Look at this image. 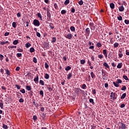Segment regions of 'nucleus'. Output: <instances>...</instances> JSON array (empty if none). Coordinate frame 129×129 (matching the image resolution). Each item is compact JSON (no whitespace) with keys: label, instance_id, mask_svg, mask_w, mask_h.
<instances>
[{"label":"nucleus","instance_id":"nucleus-6","mask_svg":"<svg viewBox=\"0 0 129 129\" xmlns=\"http://www.w3.org/2000/svg\"><path fill=\"white\" fill-rule=\"evenodd\" d=\"M103 54L104 55L105 58H107V51L106 49H104L103 50Z\"/></svg>","mask_w":129,"mask_h":129},{"label":"nucleus","instance_id":"nucleus-62","mask_svg":"<svg viewBox=\"0 0 129 129\" xmlns=\"http://www.w3.org/2000/svg\"><path fill=\"white\" fill-rule=\"evenodd\" d=\"M118 56H119V58H121V57H122V56H123V54H122V53H119Z\"/></svg>","mask_w":129,"mask_h":129},{"label":"nucleus","instance_id":"nucleus-3","mask_svg":"<svg viewBox=\"0 0 129 129\" xmlns=\"http://www.w3.org/2000/svg\"><path fill=\"white\" fill-rule=\"evenodd\" d=\"M110 98H112L113 100H114V99H116V97H115V93L113 92H111L110 95Z\"/></svg>","mask_w":129,"mask_h":129},{"label":"nucleus","instance_id":"nucleus-61","mask_svg":"<svg viewBox=\"0 0 129 129\" xmlns=\"http://www.w3.org/2000/svg\"><path fill=\"white\" fill-rule=\"evenodd\" d=\"M124 106H125V105L124 104H122L120 105L121 108H123V107H124Z\"/></svg>","mask_w":129,"mask_h":129},{"label":"nucleus","instance_id":"nucleus-14","mask_svg":"<svg viewBox=\"0 0 129 129\" xmlns=\"http://www.w3.org/2000/svg\"><path fill=\"white\" fill-rule=\"evenodd\" d=\"M114 48H117V47H118V46H119V44H118V43L117 42H115L114 44Z\"/></svg>","mask_w":129,"mask_h":129},{"label":"nucleus","instance_id":"nucleus-48","mask_svg":"<svg viewBox=\"0 0 129 129\" xmlns=\"http://www.w3.org/2000/svg\"><path fill=\"white\" fill-rule=\"evenodd\" d=\"M123 78L125 79V80H128V78L126 76H123Z\"/></svg>","mask_w":129,"mask_h":129},{"label":"nucleus","instance_id":"nucleus-23","mask_svg":"<svg viewBox=\"0 0 129 129\" xmlns=\"http://www.w3.org/2000/svg\"><path fill=\"white\" fill-rule=\"evenodd\" d=\"M91 76L92 78H95V75H94V73H93V72H91Z\"/></svg>","mask_w":129,"mask_h":129},{"label":"nucleus","instance_id":"nucleus-37","mask_svg":"<svg viewBox=\"0 0 129 129\" xmlns=\"http://www.w3.org/2000/svg\"><path fill=\"white\" fill-rule=\"evenodd\" d=\"M61 15H65L66 14V11L65 10H63L61 11Z\"/></svg>","mask_w":129,"mask_h":129},{"label":"nucleus","instance_id":"nucleus-49","mask_svg":"<svg viewBox=\"0 0 129 129\" xmlns=\"http://www.w3.org/2000/svg\"><path fill=\"white\" fill-rule=\"evenodd\" d=\"M98 58H99V59H102V58H103V55L102 54H100L98 56Z\"/></svg>","mask_w":129,"mask_h":129},{"label":"nucleus","instance_id":"nucleus-50","mask_svg":"<svg viewBox=\"0 0 129 129\" xmlns=\"http://www.w3.org/2000/svg\"><path fill=\"white\" fill-rule=\"evenodd\" d=\"M124 23H125V24H126V25H128V24H129V20H124Z\"/></svg>","mask_w":129,"mask_h":129},{"label":"nucleus","instance_id":"nucleus-35","mask_svg":"<svg viewBox=\"0 0 129 129\" xmlns=\"http://www.w3.org/2000/svg\"><path fill=\"white\" fill-rule=\"evenodd\" d=\"M16 56H17V57L18 58H20V57H22V53H17Z\"/></svg>","mask_w":129,"mask_h":129},{"label":"nucleus","instance_id":"nucleus-1","mask_svg":"<svg viewBox=\"0 0 129 129\" xmlns=\"http://www.w3.org/2000/svg\"><path fill=\"white\" fill-rule=\"evenodd\" d=\"M33 25L36 27H39L40 26V22L38 20L35 19L33 21Z\"/></svg>","mask_w":129,"mask_h":129},{"label":"nucleus","instance_id":"nucleus-34","mask_svg":"<svg viewBox=\"0 0 129 129\" xmlns=\"http://www.w3.org/2000/svg\"><path fill=\"white\" fill-rule=\"evenodd\" d=\"M70 29L73 32H74L75 31V27H74V26H72L70 27Z\"/></svg>","mask_w":129,"mask_h":129},{"label":"nucleus","instance_id":"nucleus-40","mask_svg":"<svg viewBox=\"0 0 129 129\" xmlns=\"http://www.w3.org/2000/svg\"><path fill=\"white\" fill-rule=\"evenodd\" d=\"M116 82V83H118V84L119 83H121L122 82V81H121L120 79H117V81Z\"/></svg>","mask_w":129,"mask_h":129},{"label":"nucleus","instance_id":"nucleus-42","mask_svg":"<svg viewBox=\"0 0 129 129\" xmlns=\"http://www.w3.org/2000/svg\"><path fill=\"white\" fill-rule=\"evenodd\" d=\"M0 107L2 109L4 108V103L0 102Z\"/></svg>","mask_w":129,"mask_h":129},{"label":"nucleus","instance_id":"nucleus-26","mask_svg":"<svg viewBox=\"0 0 129 129\" xmlns=\"http://www.w3.org/2000/svg\"><path fill=\"white\" fill-rule=\"evenodd\" d=\"M56 37H52V40H51V43H55L56 42Z\"/></svg>","mask_w":129,"mask_h":129},{"label":"nucleus","instance_id":"nucleus-39","mask_svg":"<svg viewBox=\"0 0 129 129\" xmlns=\"http://www.w3.org/2000/svg\"><path fill=\"white\" fill-rule=\"evenodd\" d=\"M17 96L18 98H21V93L18 92L17 94Z\"/></svg>","mask_w":129,"mask_h":129},{"label":"nucleus","instance_id":"nucleus-52","mask_svg":"<svg viewBox=\"0 0 129 129\" xmlns=\"http://www.w3.org/2000/svg\"><path fill=\"white\" fill-rule=\"evenodd\" d=\"M125 89H126V87H125V86H123L121 88V90H125Z\"/></svg>","mask_w":129,"mask_h":129},{"label":"nucleus","instance_id":"nucleus-45","mask_svg":"<svg viewBox=\"0 0 129 129\" xmlns=\"http://www.w3.org/2000/svg\"><path fill=\"white\" fill-rule=\"evenodd\" d=\"M6 74L7 75H10L11 74V72H10V71H9V70H6Z\"/></svg>","mask_w":129,"mask_h":129},{"label":"nucleus","instance_id":"nucleus-24","mask_svg":"<svg viewBox=\"0 0 129 129\" xmlns=\"http://www.w3.org/2000/svg\"><path fill=\"white\" fill-rule=\"evenodd\" d=\"M39 84H41V85L44 86V81L42 80H40L39 81Z\"/></svg>","mask_w":129,"mask_h":129},{"label":"nucleus","instance_id":"nucleus-7","mask_svg":"<svg viewBox=\"0 0 129 129\" xmlns=\"http://www.w3.org/2000/svg\"><path fill=\"white\" fill-rule=\"evenodd\" d=\"M121 124V129H125L126 128V126H125V124L123 123H120Z\"/></svg>","mask_w":129,"mask_h":129},{"label":"nucleus","instance_id":"nucleus-18","mask_svg":"<svg viewBox=\"0 0 129 129\" xmlns=\"http://www.w3.org/2000/svg\"><path fill=\"white\" fill-rule=\"evenodd\" d=\"M71 77H72V73H70L68 75V77H67L68 80H69L70 78H71Z\"/></svg>","mask_w":129,"mask_h":129},{"label":"nucleus","instance_id":"nucleus-60","mask_svg":"<svg viewBox=\"0 0 129 129\" xmlns=\"http://www.w3.org/2000/svg\"><path fill=\"white\" fill-rule=\"evenodd\" d=\"M9 35H10V32H6L5 33L4 36L7 37V36H9Z\"/></svg>","mask_w":129,"mask_h":129},{"label":"nucleus","instance_id":"nucleus-58","mask_svg":"<svg viewBox=\"0 0 129 129\" xmlns=\"http://www.w3.org/2000/svg\"><path fill=\"white\" fill-rule=\"evenodd\" d=\"M8 48H11V49H14V48H17V46H9Z\"/></svg>","mask_w":129,"mask_h":129},{"label":"nucleus","instance_id":"nucleus-9","mask_svg":"<svg viewBox=\"0 0 129 129\" xmlns=\"http://www.w3.org/2000/svg\"><path fill=\"white\" fill-rule=\"evenodd\" d=\"M103 66L105 67V69H106L107 68H108V69H109V66L108 65V64H107V63L104 62Z\"/></svg>","mask_w":129,"mask_h":129},{"label":"nucleus","instance_id":"nucleus-46","mask_svg":"<svg viewBox=\"0 0 129 129\" xmlns=\"http://www.w3.org/2000/svg\"><path fill=\"white\" fill-rule=\"evenodd\" d=\"M45 67L46 69H47V68H49V65L48 64V63H47V62L45 63Z\"/></svg>","mask_w":129,"mask_h":129},{"label":"nucleus","instance_id":"nucleus-59","mask_svg":"<svg viewBox=\"0 0 129 129\" xmlns=\"http://www.w3.org/2000/svg\"><path fill=\"white\" fill-rule=\"evenodd\" d=\"M102 76L104 77L105 76V72H103V71H102Z\"/></svg>","mask_w":129,"mask_h":129},{"label":"nucleus","instance_id":"nucleus-28","mask_svg":"<svg viewBox=\"0 0 129 129\" xmlns=\"http://www.w3.org/2000/svg\"><path fill=\"white\" fill-rule=\"evenodd\" d=\"M96 46L98 47V48H100V47H101L102 45L100 42H98V43H97Z\"/></svg>","mask_w":129,"mask_h":129},{"label":"nucleus","instance_id":"nucleus-20","mask_svg":"<svg viewBox=\"0 0 129 129\" xmlns=\"http://www.w3.org/2000/svg\"><path fill=\"white\" fill-rule=\"evenodd\" d=\"M121 64H122L121 63H118L117 66V68H118V69H120V68L122 67V65Z\"/></svg>","mask_w":129,"mask_h":129},{"label":"nucleus","instance_id":"nucleus-10","mask_svg":"<svg viewBox=\"0 0 129 129\" xmlns=\"http://www.w3.org/2000/svg\"><path fill=\"white\" fill-rule=\"evenodd\" d=\"M43 47L44 49H48V47H49V44L47 43H44Z\"/></svg>","mask_w":129,"mask_h":129},{"label":"nucleus","instance_id":"nucleus-25","mask_svg":"<svg viewBox=\"0 0 129 129\" xmlns=\"http://www.w3.org/2000/svg\"><path fill=\"white\" fill-rule=\"evenodd\" d=\"M71 70V67L70 66H68L66 69L65 70H66V71H69V70Z\"/></svg>","mask_w":129,"mask_h":129},{"label":"nucleus","instance_id":"nucleus-54","mask_svg":"<svg viewBox=\"0 0 129 129\" xmlns=\"http://www.w3.org/2000/svg\"><path fill=\"white\" fill-rule=\"evenodd\" d=\"M18 52H24V50L21 48L17 49Z\"/></svg>","mask_w":129,"mask_h":129},{"label":"nucleus","instance_id":"nucleus-5","mask_svg":"<svg viewBox=\"0 0 129 129\" xmlns=\"http://www.w3.org/2000/svg\"><path fill=\"white\" fill-rule=\"evenodd\" d=\"M85 33L86 34V35L89 36V34H90V29H89V28H87L85 30Z\"/></svg>","mask_w":129,"mask_h":129},{"label":"nucleus","instance_id":"nucleus-11","mask_svg":"<svg viewBox=\"0 0 129 129\" xmlns=\"http://www.w3.org/2000/svg\"><path fill=\"white\" fill-rule=\"evenodd\" d=\"M37 17H38V18H39V19L41 21H43V18H42V15H41V13H38Z\"/></svg>","mask_w":129,"mask_h":129},{"label":"nucleus","instance_id":"nucleus-29","mask_svg":"<svg viewBox=\"0 0 129 129\" xmlns=\"http://www.w3.org/2000/svg\"><path fill=\"white\" fill-rule=\"evenodd\" d=\"M49 77H50V76H49V75L48 74H45V76H44V78L45 79H48Z\"/></svg>","mask_w":129,"mask_h":129},{"label":"nucleus","instance_id":"nucleus-38","mask_svg":"<svg viewBox=\"0 0 129 129\" xmlns=\"http://www.w3.org/2000/svg\"><path fill=\"white\" fill-rule=\"evenodd\" d=\"M39 94L40 95H42V96L43 97V96H44V92H43V91H42V90L40 91Z\"/></svg>","mask_w":129,"mask_h":129},{"label":"nucleus","instance_id":"nucleus-36","mask_svg":"<svg viewBox=\"0 0 129 129\" xmlns=\"http://www.w3.org/2000/svg\"><path fill=\"white\" fill-rule=\"evenodd\" d=\"M78 4L80 5V6H82V5H83V1L81 0L78 2Z\"/></svg>","mask_w":129,"mask_h":129},{"label":"nucleus","instance_id":"nucleus-21","mask_svg":"<svg viewBox=\"0 0 129 129\" xmlns=\"http://www.w3.org/2000/svg\"><path fill=\"white\" fill-rule=\"evenodd\" d=\"M30 53H33V52H35V48H34V47H31L30 49Z\"/></svg>","mask_w":129,"mask_h":129},{"label":"nucleus","instance_id":"nucleus-44","mask_svg":"<svg viewBox=\"0 0 129 129\" xmlns=\"http://www.w3.org/2000/svg\"><path fill=\"white\" fill-rule=\"evenodd\" d=\"M80 62H81V64H83L85 63V60L84 59L81 60Z\"/></svg>","mask_w":129,"mask_h":129},{"label":"nucleus","instance_id":"nucleus-30","mask_svg":"<svg viewBox=\"0 0 129 129\" xmlns=\"http://www.w3.org/2000/svg\"><path fill=\"white\" fill-rule=\"evenodd\" d=\"M12 26L13 27V28H16L17 27V23H16L15 22H14L12 23Z\"/></svg>","mask_w":129,"mask_h":129},{"label":"nucleus","instance_id":"nucleus-41","mask_svg":"<svg viewBox=\"0 0 129 129\" xmlns=\"http://www.w3.org/2000/svg\"><path fill=\"white\" fill-rule=\"evenodd\" d=\"M36 36L37 37H38V38H40L41 37V34H40V33L37 32H36Z\"/></svg>","mask_w":129,"mask_h":129},{"label":"nucleus","instance_id":"nucleus-55","mask_svg":"<svg viewBox=\"0 0 129 129\" xmlns=\"http://www.w3.org/2000/svg\"><path fill=\"white\" fill-rule=\"evenodd\" d=\"M33 120H37V118L36 115L33 116Z\"/></svg>","mask_w":129,"mask_h":129},{"label":"nucleus","instance_id":"nucleus-13","mask_svg":"<svg viewBox=\"0 0 129 129\" xmlns=\"http://www.w3.org/2000/svg\"><path fill=\"white\" fill-rule=\"evenodd\" d=\"M26 89H27V90H28V91H30V90H31L32 88H31V86H26Z\"/></svg>","mask_w":129,"mask_h":129},{"label":"nucleus","instance_id":"nucleus-63","mask_svg":"<svg viewBox=\"0 0 129 129\" xmlns=\"http://www.w3.org/2000/svg\"><path fill=\"white\" fill-rule=\"evenodd\" d=\"M20 67H17L16 69V71H20Z\"/></svg>","mask_w":129,"mask_h":129},{"label":"nucleus","instance_id":"nucleus-22","mask_svg":"<svg viewBox=\"0 0 129 129\" xmlns=\"http://www.w3.org/2000/svg\"><path fill=\"white\" fill-rule=\"evenodd\" d=\"M125 96H126V94L123 93L121 96V99H123L124 98H125Z\"/></svg>","mask_w":129,"mask_h":129},{"label":"nucleus","instance_id":"nucleus-57","mask_svg":"<svg viewBox=\"0 0 129 129\" xmlns=\"http://www.w3.org/2000/svg\"><path fill=\"white\" fill-rule=\"evenodd\" d=\"M20 92H22V93H26V91H25V89H22L20 90Z\"/></svg>","mask_w":129,"mask_h":129},{"label":"nucleus","instance_id":"nucleus-15","mask_svg":"<svg viewBox=\"0 0 129 129\" xmlns=\"http://www.w3.org/2000/svg\"><path fill=\"white\" fill-rule=\"evenodd\" d=\"M18 43H19V40H15L13 42V45H17Z\"/></svg>","mask_w":129,"mask_h":129},{"label":"nucleus","instance_id":"nucleus-4","mask_svg":"<svg viewBox=\"0 0 129 129\" xmlns=\"http://www.w3.org/2000/svg\"><path fill=\"white\" fill-rule=\"evenodd\" d=\"M34 81L35 83L39 82V75H37L36 77L34 79Z\"/></svg>","mask_w":129,"mask_h":129},{"label":"nucleus","instance_id":"nucleus-16","mask_svg":"<svg viewBox=\"0 0 129 129\" xmlns=\"http://www.w3.org/2000/svg\"><path fill=\"white\" fill-rule=\"evenodd\" d=\"M110 7L112 10H113V9H114V4L113 3H111L110 4Z\"/></svg>","mask_w":129,"mask_h":129},{"label":"nucleus","instance_id":"nucleus-56","mask_svg":"<svg viewBox=\"0 0 129 129\" xmlns=\"http://www.w3.org/2000/svg\"><path fill=\"white\" fill-rule=\"evenodd\" d=\"M33 62L34 63H37V58L36 57H33Z\"/></svg>","mask_w":129,"mask_h":129},{"label":"nucleus","instance_id":"nucleus-31","mask_svg":"<svg viewBox=\"0 0 129 129\" xmlns=\"http://www.w3.org/2000/svg\"><path fill=\"white\" fill-rule=\"evenodd\" d=\"M47 89H48V90H49V91L50 92H51V91H52V90H53V89L50 86L47 87Z\"/></svg>","mask_w":129,"mask_h":129},{"label":"nucleus","instance_id":"nucleus-51","mask_svg":"<svg viewBox=\"0 0 129 129\" xmlns=\"http://www.w3.org/2000/svg\"><path fill=\"white\" fill-rule=\"evenodd\" d=\"M86 87V85H85V84H83L82 86V88L83 89H85V88Z\"/></svg>","mask_w":129,"mask_h":129},{"label":"nucleus","instance_id":"nucleus-64","mask_svg":"<svg viewBox=\"0 0 129 129\" xmlns=\"http://www.w3.org/2000/svg\"><path fill=\"white\" fill-rule=\"evenodd\" d=\"M19 102H24V99H23V98H20L19 99Z\"/></svg>","mask_w":129,"mask_h":129},{"label":"nucleus","instance_id":"nucleus-53","mask_svg":"<svg viewBox=\"0 0 129 129\" xmlns=\"http://www.w3.org/2000/svg\"><path fill=\"white\" fill-rule=\"evenodd\" d=\"M15 86L17 89H21V86H19V85H15Z\"/></svg>","mask_w":129,"mask_h":129},{"label":"nucleus","instance_id":"nucleus-27","mask_svg":"<svg viewBox=\"0 0 129 129\" xmlns=\"http://www.w3.org/2000/svg\"><path fill=\"white\" fill-rule=\"evenodd\" d=\"M31 44L30 43V42H27L26 44V47L27 48H29V47H31Z\"/></svg>","mask_w":129,"mask_h":129},{"label":"nucleus","instance_id":"nucleus-8","mask_svg":"<svg viewBox=\"0 0 129 129\" xmlns=\"http://www.w3.org/2000/svg\"><path fill=\"white\" fill-rule=\"evenodd\" d=\"M119 12H123L124 11V8L122 5L119 7Z\"/></svg>","mask_w":129,"mask_h":129},{"label":"nucleus","instance_id":"nucleus-2","mask_svg":"<svg viewBox=\"0 0 129 129\" xmlns=\"http://www.w3.org/2000/svg\"><path fill=\"white\" fill-rule=\"evenodd\" d=\"M64 37L66 38H67V39H69V40H71V39H72V37H73V36L72 35V34L71 33H68V34H66Z\"/></svg>","mask_w":129,"mask_h":129},{"label":"nucleus","instance_id":"nucleus-32","mask_svg":"<svg viewBox=\"0 0 129 129\" xmlns=\"http://www.w3.org/2000/svg\"><path fill=\"white\" fill-rule=\"evenodd\" d=\"M117 19L118 21H122V17L121 16L119 15V17H117Z\"/></svg>","mask_w":129,"mask_h":129},{"label":"nucleus","instance_id":"nucleus-19","mask_svg":"<svg viewBox=\"0 0 129 129\" xmlns=\"http://www.w3.org/2000/svg\"><path fill=\"white\" fill-rule=\"evenodd\" d=\"M69 3H70V0H66L64 3V5L65 6H67V5H68V4H69Z\"/></svg>","mask_w":129,"mask_h":129},{"label":"nucleus","instance_id":"nucleus-43","mask_svg":"<svg viewBox=\"0 0 129 129\" xmlns=\"http://www.w3.org/2000/svg\"><path fill=\"white\" fill-rule=\"evenodd\" d=\"M3 128H5V129H8V125H7L5 124H3Z\"/></svg>","mask_w":129,"mask_h":129},{"label":"nucleus","instance_id":"nucleus-33","mask_svg":"<svg viewBox=\"0 0 129 129\" xmlns=\"http://www.w3.org/2000/svg\"><path fill=\"white\" fill-rule=\"evenodd\" d=\"M89 102H90V103H92V104H94V101L93 100V99H90Z\"/></svg>","mask_w":129,"mask_h":129},{"label":"nucleus","instance_id":"nucleus-12","mask_svg":"<svg viewBox=\"0 0 129 129\" xmlns=\"http://www.w3.org/2000/svg\"><path fill=\"white\" fill-rule=\"evenodd\" d=\"M5 44H9V41H7L6 42L5 41H1L0 42V45H5Z\"/></svg>","mask_w":129,"mask_h":129},{"label":"nucleus","instance_id":"nucleus-47","mask_svg":"<svg viewBox=\"0 0 129 129\" xmlns=\"http://www.w3.org/2000/svg\"><path fill=\"white\" fill-rule=\"evenodd\" d=\"M3 59H4V55H3V54H0V60H1V61H3Z\"/></svg>","mask_w":129,"mask_h":129},{"label":"nucleus","instance_id":"nucleus-17","mask_svg":"<svg viewBox=\"0 0 129 129\" xmlns=\"http://www.w3.org/2000/svg\"><path fill=\"white\" fill-rule=\"evenodd\" d=\"M113 84L114 85V86H115V87H118L119 86V85L118 84V83H116L115 82H113Z\"/></svg>","mask_w":129,"mask_h":129}]
</instances>
